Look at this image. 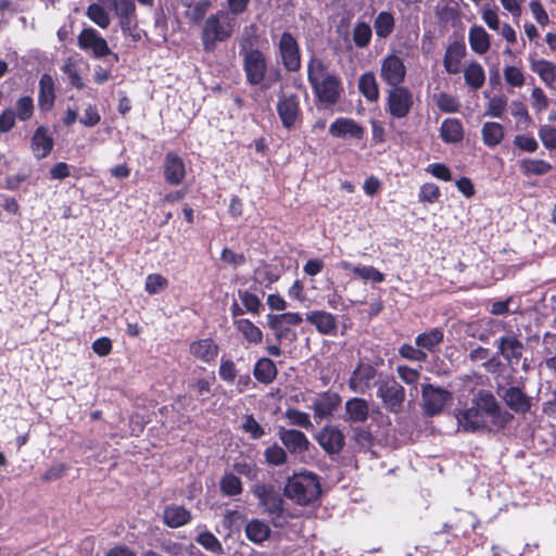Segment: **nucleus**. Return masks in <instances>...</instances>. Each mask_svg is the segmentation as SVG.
Masks as SVG:
<instances>
[{
	"instance_id": "15",
	"label": "nucleus",
	"mask_w": 556,
	"mask_h": 556,
	"mask_svg": "<svg viewBox=\"0 0 556 556\" xmlns=\"http://www.w3.org/2000/svg\"><path fill=\"white\" fill-rule=\"evenodd\" d=\"M341 396L334 392H321L313 400L309 408L314 412V418L317 422L331 416L340 406Z\"/></svg>"
},
{
	"instance_id": "7",
	"label": "nucleus",
	"mask_w": 556,
	"mask_h": 556,
	"mask_svg": "<svg viewBox=\"0 0 556 556\" xmlns=\"http://www.w3.org/2000/svg\"><path fill=\"white\" fill-rule=\"evenodd\" d=\"M414 105L413 92L405 86L391 87L387 92L386 111L396 119L405 118Z\"/></svg>"
},
{
	"instance_id": "11",
	"label": "nucleus",
	"mask_w": 556,
	"mask_h": 556,
	"mask_svg": "<svg viewBox=\"0 0 556 556\" xmlns=\"http://www.w3.org/2000/svg\"><path fill=\"white\" fill-rule=\"evenodd\" d=\"M278 53L282 65L289 72H296L301 67L300 48L295 38L288 31L282 33L278 42Z\"/></svg>"
},
{
	"instance_id": "2",
	"label": "nucleus",
	"mask_w": 556,
	"mask_h": 556,
	"mask_svg": "<svg viewBox=\"0 0 556 556\" xmlns=\"http://www.w3.org/2000/svg\"><path fill=\"white\" fill-rule=\"evenodd\" d=\"M307 78L312 89L324 108L333 106L340 99L343 87L340 78L329 72L318 58H312L307 64Z\"/></svg>"
},
{
	"instance_id": "42",
	"label": "nucleus",
	"mask_w": 556,
	"mask_h": 556,
	"mask_svg": "<svg viewBox=\"0 0 556 556\" xmlns=\"http://www.w3.org/2000/svg\"><path fill=\"white\" fill-rule=\"evenodd\" d=\"M219 488L223 494L227 496L240 495L243 491L242 482L239 477L232 472H226L220 481Z\"/></svg>"
},
{
	"instance_id": "14",
	"label": "nucleus",
	"mask_w": 556,
	"mask_h": 556,
	"mask_svg": "<svg viewBox=\"0 0 556 556\" xmlns=\"http://www.w3.org/2000/svg\"><path fill=\"white\" fill-rule=\"evenodd\" d=\"M376 368L368 363H361L352 371L349 379V388L352 392L365 394L370 388L376 386Z\"/></svg>"
},
{
	"instance_id": "18",
	"label": "nucleus",
	"mask_w": 556,
	"mask_h": 556,
	"mask_svg": "<svg viewBox=\"0 0 556 556\" xmlns=\"http://www.w3.org/2000/svg\"><path fill=\"white\" fill-rule=\"evenodd\" d=\"M111 9L118 17L121 29L129 34L137 24L136 4L134 0H113Z\"/></svg>"
},
{
	"instance_id": "27",
	"label": "nucleus",
	"mask_w": 556,
	"mask_h": 556,
	"mask_svg": "<svg viewBox=\"0 0 556 556\" xmlns=\"http://www.w3.org/2000/svg\"><path fill=\"white\" fill-rule=\"evenodd\" d=\"M55 100L54 79L50 74H42L39 79L38 105L41 111L53 108Z\"/></svg>"
},
{
	"instance_id": "26",
	"label": "nucleus",
	"mask_w": 556,
	"mask_h": 556,
	"mask_svg": "<svg viewBox=\"0 0 556 556\" xmlns=\"http://www.w3.org/2000/svg\"><path fill=\"white\" fill-rule=\"evenodd\" d=\"M530 68L548 88L556 84V63L546 59H530Z\"/></svg>"
},
{
	"instance_id": "47",
	"label": "nucleus",
	"mask_w": 556,
	"mask_h": 556,
	"mask_svg": "<svg viewBox=\"0 0 556 556\" xmlns=\"http://www.w3.org/2000/svg\"><path fill=\"white\" fill-rule=\"evenodd\" d=\"M87 16L101 28H106L110 25L109 13L98 3H92L87 8Z\"/></svg>"
},
{
	"instance_id": "53",
	"label": "nucleus",
	"mask_w": 556,
	"mask_h": 556,
	"mask_svg": "<svg viewBox=\"0 0 556 556\" xmlns=\"http://www.w3.org/2000/svg\"><path fill=\"white\" fill-rule=\"evenodd\" d=\"M399 354L403 357V358H406V359H409V361H415V362H419V363H424L427 361L428 358V355L425 351L420 350V348H418L416 345L413 346L410 344H402L399 349Z\"/></svg>"
},
{
	"instance_id": "38",
	"label": "nucleus",
	"mask_w": 556,
	"mask_h": 556,
	"mask_svg": "<svg viewBox=\"0 0 556 556\" xmlns=\"http://www.w3.org/2000/svg\"><path fill=\"white\" fill-rule=\"evenodd\" d=\"M481 136L486 147L494 148L504 138V127L500 123L486 122L482 125Z\"/></svg>"
},
{
	"instance_id": "9",
	"label": "nucleus",
	"mask_w": 556,
	"mask_h": 556,
	"mask_svg": "<svg viewBox=\"0 0 556 556\" xmlns=\"http://www.w3.org/2000/svg\"><path fill=\"white\" fill-rule=\"evenodd\" d=\"M243 68L247 81L250 85H260L267 72V62L264 53L258 49L247 50L243 54Z\"/></svg>"
},
{
	"instance_id": "43",
	"label": "nucleus",
	"mask_w": 556,
	"mask_h": 556,
	"mask_svg": "<svg viewBox=\"0 0 556 556\" xmlns=\"http://www.w3.org/2000/svg\"><path fill=\"white\" fill-rule=\"evenodd\" d=\"M372 37V30L366 22H358L352 30V38L355 46L359 49L367 48Z\"/></svg>"
},
{
	"instance_id": "49",
	"label": "nucleus",
	"mask_w": 556,
	"mask_h": 556,
	"mask_svg": "<svg viewBox=\"0 0 556 556\" xmlns=\"http://www.w3.org/2000/svg\"><path fill=\"white\" fill-rule=\"evenodd\" d=\"M437 106L444 113H456L460 109L458 99L452 94L441 92L437 96Z\"/></svg>"
},
{
	"instance_id": "17",
	"label": "nucleus",
	"mask_w": 556,
	"mask_h": 556,
	"mask_svg": "<svg viewBox=\"0 0 556 556\" xmlns=\"http://www.w3.org/2000/svg\"><path fill=\"white\" fill-rule=\"evenodd\" d=\"M278 437L283 446L292 455H300L308 451L309 441L307 437L300 430L280 428Z\"/></svg>"
},
{
	"instance_id": "41",
	"label": "nucleus",
	"mask_w": 556,
	"mask_h": 556,
	"mask_svg": "<svg viewBox=\"0 0 556 556\" xmlns=\"http://www.w3.org/2000/svg\"><path fill=\"white\" fill-rule=\"evenodd\" d=\"M520 170L523 175H545L552 169V165L544 160L525 159L520 161Z\"/></svg>"
},
{
	"instance_id": "58",
	"label": "nucleus",
	"mask_w": 556,
	"mask_h": 556,
	"mask_svg": "<svg viewBox=\"0 0 556 556\" xmlns=\"http://www.w3.org/2000/svg\"><path fill=\"white\" fill-rule=\"evenodd\" d=\"M167 287V279L159 274H150L146 279L144 289L149 294H156Z\"/></svg>"
},
{
	"instance_id": "35",
	"label": "nucleus",
	"mask_w": 556,
	"mask_h": 556,
	"mask_svg": "<svg viewBox=\"0 0 556 556\" xmlns=\"http://www.w3.org/2000/svg\"><path fill=\"white\" fill-rule=\"evenodd\" d=\"M244 531L250 541L261 544L269 538L271 530L265 521L253 519L247 523Z\"/></svg>"
},
{
	"instance_id": "36",
	"label": "nucleus",
	"mask_w": 556,
	"mask_h": 556,
	"mask_svg": "<svg viewBox=\"0 0 556 556\" xmlns=\"http://www.w3.org/2000/svg\"><path fill=\"white\" fill-rule=\"evenodd\" d=\"M164 522L170 528L181 527L190 521V513L182 506L172 505L164 510Z\"/></svg>"
},
{
	"instance_id": "37",
	"label": "nucleus",
	"mask_w": 556,
	"mask_h": 556,
	"mask_svg": "<svg viewBox=\"0 0 556 556\" xmlns=\"http://www.w3.org/2000/svg\"><path fill=\"white\" fill-rule=\"evenodd\" d=\"M443 331L439 328H433L428 332L418 334L415 339V344L425 352H434L443 341Z\"/></svg>"
},
{
	"instance_id": "39",
	"label": "nucleus",
	"mask_w": 556,
	"mask_h": 556,
	"mask_svg": "<svg viewBox=\"0 0 556 556\" xmlns=\"http://www.w3.org/2000/svg\"><path fill=\"white\" fill-rule=\"evenodd\" d=\"M466 84L472 89H480L485 81V73L482 65L476 61L470 62L464 70Z\"/></svg>"
},
{
	"instance_id": "52",
	"label": "nucleus",
	"mask_w": 556,
	"mask_h": 556,
	"mask_svg": "<svg viewBox=\"0 0 556 556\" xmlns=\"http://www.w3.org/2000/svg\"><path fill=\"white\" fill-rule=\"evenodd\" d=\"M257 30H258V27L255 24H251L243 28L240 40H239L240 47L242 49H244L245 51L250 50V49H254V46L258 41Z\"/></svg>"
},
{
	"instance_id": "19",
	"label": "nucleus",
	"mask_w": 556,
	"mask_h": 556,
	"mask_svg": "<svg viewBox=\"0 0 556 556\" xmlns=\"http://www.w3.org/2000/svg\"><path fill=\"white\" fill-rule=\"evenodd\" d=\"M494 344L497 348V354L511 365L517 364L522 356L523 344L514 334L503 336Z\"/></svg>"
},
{
	"instance_id": "60",
	"label": "nucleus",
	"mask_w": 556,
	"mask_h": 556,
	"mask_svg": "<svg viewBox=\"0 0 556 556\" xmlns=\"http://www.w3.org/2000/svg\"><path fill=\"white\" fill-rule=\"evenodd\" d=\"M507 106V101L503 97H493L490 99L486 105L485 115L492 117H501L505 112Z\"/></svg>"
},
{
	"instance_id": "21",
	"label": "nucleus",
	"mask_w": 556,
	"mask_h": 556,
	"mask_svg": "<svg viewBox=\"0 0 556 556\" xmlns=\"http://www.w3.org/2000/svg\"><path fill=\"white\" fill-rule=\"evenodd\" d=\"M500 395L505 404L517 414H526L531 407L530 397L518 387L504 389Z\"/></svg>"
},
{
	"instance_id": "30",
	"label": "nucleus",
	"mask_w": 556,
	"mask_h": 556,
	"mask_svg": "<svg viewBox=\"0 0 556 556\" xmlns=\"http://www.w3.org/2000/svg\"><path fill=\"white\" fill-rule=\"evenodd\" d=\"M468 41L473 52L484 54L491 46V37L482 26L473 25L468 31Z\"/></svg>"
},
{
	"instance_id": "24",
	"label": "nucleus",
	"mask_w": 556,
	"mask_h": 556,
	"mask_svg": "<svg viewBox=\"0 0 556 556\" xmlns=\"http://www.w3.org/2000/svg\"><path fill=\"white\" fill-rule=\"evenodd\" d=\"M344 420L352 424L365 422L369 415V406L366 400L362 397H352L345 402Z\"/></svg>"
},
{
	"instance_id": "33",
	"label": "nucleus",
	"mask_w": 556,
	"mask_h": 556,
	"mask_svg": "<svg viewBox=\"0 0 556 556\" xmlns=\"http://www.w3.org/2000/svg\"><path fill=\"white\" fill-rule=\"evenodd\" d=\"M358 89L367 101H378L380 96L379 86L376 79V75L371 71L365 72L361 75L358 79Z\"/></svg>"
},
{
	"instance_id": "59",
	"label": "nucleus",
	"mask_w": 556,
	"mask_h": 556,
	"mask_svg": "<svg viewBox=\"0 0 556 556\" xmlns=\"http://www.w3.org/2000/svg\"><path fill=\"white\" fill-rule=\"evenodd\" d=\"M399 378L408 386L417 384L420 378V371L418 369L410 368L406 365H399L396 367Z\"/></svg>"
},
{
	"instance_id": "48",
	"label": "nucleus",
	"mask_w": 556,
	"mask_h": 556,
	"mask_svg": "<svg viewBox=\"0 0 556 556\" xmlns=\"http://www.w3.org/2000/svg\"><path fill=\"white\" fill-rule=\"evenodd\" d=\"M15 117L22 122H26L31 118L34 114V101L29 96L21 97L16 101Z\"/></svg>"
},
{
	"instance_id": "6",
	"label": "nucleus",
	"mask_w": 556,
	"mask_h": 556,
	"mask_svg": "<svg viewBox=\"0 0 556 556\" xmlns=\"http://www.w3.org/2000/svg\"><path fill=\"white\" fill-rule=\"evenodd\" d=\"M252 494L258 500V505L273 519L283 514V498L279 491L268 483H257L252 488Z\"/></svg>"
},
{
	"instance_id": "8",
	"label": "nucleus",
	"mask_w": 556,
	"mask_h": 556,
	"mask_svg": "<svg viewBox=\"0 0 556 556\" xmlns=\"http://www.w3.org/2000/svg\"><path fill=\"white\" fill-rule=\"evenodd\" d=\"M452 399V393L442 387L433 384H424L421 387L422 408L429 416L440 414Z\"/></svg>"
},
{
	"instance_id": "62",
	"label": "nucleus",
	"mask_w": 556,
	"mask_h": 556,
	"mask_svg": "<svg viewBox=\"0 0 556 556\" xmlns=\"http://www.w3.org/2000/svg\"><path fill=\"white\" fill-rule=\"evenodd\" d=\"M244 432L249 433L252 439H260L265 434L263 427L256 421L252 415H247L242 424Z\"/></svg>"
},
{
	"instance_id": "1",
	"label": "nucleus",
	"mask_w": 556,
	"mask_h": 556,
	"mask_svg": "<svg viewBox=\"0 0 556 556\" xmlns=\"http://www.w3.org/2000/svg\"><path fill=\"white\" fill-rule=\"evenodd\" d=\"M513 419V415L503 409L495 396L488 390H479L471 404L456 414L458 429L465 432L503 429Z\"/></svg>"
},
{
	"instance_id": "54",
	"label": "nucleus",
	"mask_w": 556,
	"mask_h": 556,
	"mask_svg": "<svg viewBox=\"0 0 556 556\" xmlns=\"http://www.w3.org/2000/svg\"><path fill=\"white\" fill-rule=\"evenodd\" d=\"M62 72L67 75L71 85L77 89L84 88L83 79L78 73L77 66L72 59H67L61 67Z\"/></svg>"
},
{
	"instance_id": "63",
	"label": "nucleus",
	"mask_w": 556,
	"mask_h": 556,
	"mask_svg": "<svg viewBox=\"0 0 556 556\" xmlns=\"http://www.w3.org/2000/svg\"><path fill=\"white\" fill-rule=\"evenodd\" d=\"M441 195L440 189L434 184H425L420 187L419 190V200L421 202H428L433 203L435 202Z\"/></svg>"
},
{
	"instance_id": "23",
	"label": "nucleus",
	"mask_w": 556,
	"mask_h": 556,
	"mask_svg": "<svg viewBox=\"0 0 556 556\" xmlns=\"http://www.w3.org/2000/svg\"><path fill=\"white\" fill-rule=\"evenodd\" d=\"M190 354L203 363L213 362L218 354V345L211 338L193 341L189 346Z\"/></svg>"
},
{
	"instance_id": "44",
	"label": "nucleus",
	"mask_w": 556,
	"mask_h": 556,
	"mask_svg": "<svg viewBox=\"0 0 556 556\" xmlns=\"http://www.w3.org/2000/svg\"><path fill=\"white\" fill-rule=\"evenodd\" d=\"M265 462L270 466H282L288 462L287 451L277 443L271 444L264 451Z\"/></svg>"
},
{
	"instance_id": "20",
	"label": "nucleus",
	"mask_w": 556,
	"mask_h": 556,
	"mask_svg": "<svg viewBox=\"0 0 556 556\" xmlns=\"http://www.w3.org/2000/svg\"><path fill=\"white\" fill-rule=\"evenodd\" d=\"M165 180L174 186L182 182L186 177L184 160L174 152L166 153L163 162Z\"/></svg>"
},
{
	"instance_id": "61",
	"label": "nucleus",
	"mask_w": 556,
	"mask_h": 556,
	"mask_svg": "<svg viewBox=\"0 0 556 556\" xmlns=\"http://www.w3.org/2000/svg\"><path fill=\"white\" fill-rule=\"evenodd\" d=\"M233 469L237 473L242 475L251 480L257 477L258 469L253 462L250 460H236Z\"/></svg>"
},
{
	"instance_id": "32",
	"label": "nucleus",
	"mask_w": 556,
	"mask_h": 556,
	"mask_svg": "<svg viewBox=\"0 0 556 556\" xmlns=\"http://www.w3.org/2000/svg\"><path fill=\"white\" fill-rule=\"evenodd\" d=\"M253 375L258 382L269 384L276 379L278 370L276 364L270 358L262 357L256 362Z\"/></svg>"
},
{
	"instance_id": "3",
	"label": "nucleus",
	"mask_w": 556,
	"mask_h": 556,
	"mask_svg": "<svg viewBox=\"0 0 556 556\" xmlns=\"http://www.w3.org/2000/svg\"><path fill=\"white\" fill-rule=\"evenodd\" d=\"M237 18L228 11L219 10L204 21L201 33L203 50L213 52L219 42L228 40L235 30Z\"/></svg>"
},
{
	"instance_id": "51",
	"label": "nucleus",
	"mask_w": 556,
	"mask_h": 556,
	"mask_svg": "<svg viewBox=\"0 0 556 556\" xmlns=\"http://www.w3.org/2000/svg\"><path fill=\"white\" fill-rule=\"evenodd\" d=\"M238 295H239V299H240L242 305L249 313L256 314V315L260 313L262 303H261L260 298L256 294L251 293L247 290H239Z\"/></svg>"
},
{
	"instance_id": "13",
	"label": "nucleus",
	"mask_w": 556,
	"mask_h": 556,
	"mask_svg": "<svg viewBox=\"0 0 556 556\" xmlns=\"http://www.w3.org/2000/svg\"><path fill=\"white\" fill-rule=\"evenodd\" d=\"M78 47L100 59L112 54L106 40L93 28H85L77 37Z\"/></svg>"
},
{
	"instance_id": "28",
	"label": "nucleus",
	"mask_w": 556,
	"mask_h": 556,
	"mask_svg": "<svg viewBox=\"0 0 556 556\" xmlns=\"http://www.w3.org/2000/svg\"><path fill=\"white\" fill-rule=\"evenodd\" d=\"M53 148V139L46 127L36 129L31 138V150L37 159L46 157Z\"/></svg>"
},
{
	"instance_id": "16",
	"label": "nucleus",
	"mask_w": 556,
	"mask_h": 556,
	"mask_svg": "<svg viewBox=\"0 0 556 556\" xmlns=\"http://www.w3.org/2000/svg\"><path fill=\"white\" fill-rule=\"evenodd\" d=\"M316 440L328 454H338L344 446V434L339 427L326 425L318 432Z\"/></svg>"
},
{
	"instance_id": "29",
	"label": "nucleus",
	"mask_w": 556,
	"mask_h": 556,
	"mask_svg": "<svg viewBox=\"0 0 556 556\" xmlns=\"http://www.w3.org/2000/svg\"><path fill=\"white\" fill-rule=\"evenodd\" d=\"M306 320L314 325L323 334H330L337 328L336 318L331 313L314 311L306 314Z\"/></svg>"
},
{
	"instance_id": "46",
	"label": "nucleus",
	"mask_w": 556,
	"mask_h": 556,
	"mask_svg": "<svg viewBox=\"0 0 556 556\" xmlns=\"http://www.w3.org/2000/svg\"><path fill=\"white\" fill-rule=\"evenodd\" d=\"M206 551L215 554H223L224 548L219 540L210 531L200 532L195 539Z\"/></svg>"
},
{
	"instance_id": "57",
	"label": "nucleus",
	"mask_w": 556,
	"mask_h": 556,
	"mask_svg": "<svg viewBox=\"0 0 556 556\" xmlns=\"http://www.w3.org/2000/svg\"><path fill=\"white\" fill-rule=\"evenodd\" d=\"M531 105L532 109L541 113L549 105V100L541 87H534L531 91Z\"/></svg>"
},
{
	"instance_id": "22",
	"label": "nucleus",
	"mask_w": 556,
	"mask_h": 556,
	"mask_svg": "<svg viewBox=\"0 0 556 556\" xmlns=\"http://www.w3.org/2000/svg\"><path fill=\"white\" fill-rule=\"evenodd\" d=\"M329 132L336 138H355L362 139L364 128L352 118L339 117L329 127Z\"/></svg>"
},
{
	"instance_id": "56",
	"label": "nucleus",
	"mask_w": 556,
	"mask_h": 556,
	"mask_svg": "<svg viewBox=\"0 0 556 556\" xmlns=\"http://www.w3.org/2000/svg\"><path fill=\"white\" fill-rule=\"evenodd\" d=\"M505 81L511 87H521L525 84V74L521 68L517 66H506L504 68Z\"/></svg>"
},
{
	"instance_id": "31",
	"label": "nucleus",
	"mask_w": 556,
	"mask_h": 556,
	"mask_svg": "<svg viewBox=\"0 0 556 556\" xmlns=\"http://www.w3.org/2000/svg\"><path fill=\"white\" fill-rule=\"evenodd\" d=\"M440 136L445 143H457L464 138L463 124L458 118H446L440 127Z\"/></svg>"
},
{
	"instance_id": "64",
	"label": "nucleus",
	"mask_w": 556,
	"mask_h": 556,
	"mask_svg": "<svg viewBox=\"0 0 556 556\" xmlns=\"http://www.w3.org/2000/svg\"><path fill=\"white\" fill-rule=\"evenodd\" d=\"M481 18L490 29H492V30L500 29V16L497 13V9H493L490 7H483L481 10Z\"/></svg>"
},
{
	"instance_id": "45",
	"label": "nucleus",
	"mask_w": 556,
	"mask_h": 556,
	"mask_svg": "<svg viewBox=\"0 0 556 556\" xmlns=\"http://www.w3.org/2000/svg\"><path fill=\"white\" fill-rule=\"evenodd\" d=\"M353 274L364 281H372L376 283H381L384 281V274L374 266L355 265V268H353Z\"/></svg>"
},
{
	"instance_id": "5",
	"label": "nucleus",
	"mask_w": 556,
	"mask_h": 556,
	"mask_svg": "<svg viewBox=\"0 0 556 556\" xmlns=\"http://www.w3.org/2000/svg\"><path fill=\"white\" fill-rule=\"evenodd\" d=\"M377 396L381 400L383 407L397 414L402 412L406 399V392L393 377L379 378L376 381Z\"/></svg>"
},
{
	"instance_id": "10",
	"label": "nucleus",
	"mask_w": 556,
	"mask_h": 556,
	"mask_svg": "<svg viewBox=\"0 0 556 556\" xmlns=\"http://www.w3.org/2000/svg\"><path fill=\"white\" fill-rule=\"evenodd\" d=\"M406 73L404 61L395 53H390L381 60L379 74L382 81L390 87L403 86Z\"/></svg>"
},
{
	"instance_id": "4",
	"label": "nucleus",
	"mask_w": 556,
	"mask_h": 556,
	"mask_svg": "<svg viewBox=\"0 0 556 556\" xmlns=\"http://www.w3.org/2000/svg\"><path fill=\"white\" fill-rule=\"evenodd\" d=\"M283 492L298 505L313 504L321 493L319 478L311 471L295 473L287 480Z\"/></svg>"
},
{
	"instance_id": "34",
	"label": "nucleus",
	"mask_w": 556,
	"mask_h": 556,
	"mask_svg": "<svg viewBox=\"0 0 556 556\" xmlns=\"http://www.w3.org/2000/svg\"><path fill=\"white\" fill-rule=\"evenodd\" d=\"M233 326L249 343L256 345L262 342L263 332L251 320L245 318L235 319Z\"/></svg>"
},
{
	"instance_id": "55",
	"label": "nucleus",
	"mask_w": 556,
	"mask_h": 556,
	"mask_svg": "<svg viewBox=\"0 0 556 556\" xmlns=\"http://www.w3.org/2000/svg\"><path fill=\"white\" fill-rule=\"evenodd\" d=\"M538 136L547 150H556V128L551 125H542Z\"/></svg>"
},
{
	"instance_id": "40",
	"label": "nucleus",
	"mask_w": 556,
	"mask_h": 556,
	"mask_svg": "<svg viewBox=\"0 0 556 556\" xmlns=\"http://www.w3.org/2000/svg\"><path fill=\"white\" fill-rule=\"evenodd\" d=\"M394 26V17L390 12L387 11L380 12L374 21L376 36L381 39L389 37L392 34Z\"/></svg>"
},
{
	"instance_id": "50",
	"label": "nucleus",
	"mask_w": 556,
	"mask_h": 556,
	"mask_svg": "<svg viewBox=\"0 0 556 556\" xmlns=\"http://www.w3.org/2000/svg\"><path fill=\"white\" fill-rule=\"evenodd\" d=\"M285 416L293 426H298L304 429H311L313 427L309 415L305 412L295 408H288L285 413Z\"/></svg>"
},
{
	"instance_id": "12",
	"label": "nucleus",
	"mask_w": 556,
	"mask_h": 556,
	"mask_svg": "<svg viewBox=\"0 0 556 556\" xmlns=\"http://www.w3.org/2000/svg\"><path fill=\"white\" fill-rule=\"evenodd\" d=\"M276 109L282 126L287 129L295 127L301 119L300 100L294 93H282Z\"/></svg>"
},
{
	"instance_id": "25",
	"label": "nucleus",
	"mask_w": 556,
	"mask_h": 556,
	"mask_svg": "<svg viewBox=\"0 0 556 556\" xmlns=\"http://www.w3.org/2000/svg\"><path fill=\"white\" fill-rule=\"evenodd\" d=\"M466 54V47L463 41L450 43L445 50L443 65L448 74H457L460 71V63Z\"/></svg>"
}]
</instances>
